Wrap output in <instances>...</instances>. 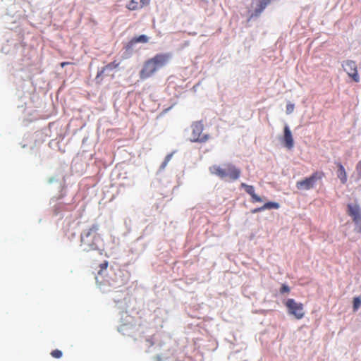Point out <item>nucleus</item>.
<instances>
[{
	"label": "nucleus",
	"mask_w": 361,
	"mask_h": 361,
	"mask_svg": "<svg viewBox=\"0 0 361 361\" xmlns=\"http://www.w3.org/2000/svg\"><path fill=\"white\" fill-rule=\"evenodd\" d=\"M99 226L92 225L88 229L84 230L80 235V246L85 252L97 250L99 244L102 242V237L98 233Z\"/></svg>",
	"instance_id": "nucleus-1"
},
{
	"label": "nucleus",
	"mask_w": 361,
	"mask_h": 361,
	"mask_svg": "<svg viewBox=\"0 0 361 361\" xmlns=\"http://www.w3.org/2000/svg\"><path fill=\"white\" fill-rule=\"evenodd\" d=\"M209 172L221 179L235 181L241 174V170L231 163H226L223 165H214L209 167Z\"/></svg>",
	"instance_id": "nucleus-2"
},
{
	"label": "nucleus",
	"mask_w": 361,
	"mask_h": 361,
	"mask_svg": "<svg viewBox=\"0 0 361 361\" xmlns=\"http://www.w3.org/2000/svg\"><path fill=\"white\" fill-rule=\"evenodd\" d=\"M324 176L322 171H316L310 176L300 180L296 183V188L300 190H309L312 189L316 183L321 180Z\"/></svg>",
	"instance_id": "nucleus-3"
},
{
	"label": "nucleus",
	"mask_w": 361,
	"mask_h": 361,
	"mask_svg": "<svg viewBox=\"0 0 361 361\" xmlns=\"http://www.w3.org/2000/svg\"><path fill=\"white\" fill-rule=\"evenodd\" d=\"M288 313L293 315L295 319H301L305 316L304 305L301 302H297L294 299L289 298L285 303Z\"/></svg>",
	"instance_id": "nucleus-4"
},
{
	"label": "nucleus",
	"mask_w": 361,
	"mask_h": 361,
	"mask_svg": "<svg viewBox=\"0 0 361 361\" xmlns=\"http://www.w3.org/2000/svg\"><path fill=\"white\" fill-rule=\"evenodd\" d=\"M347 214L355 225V230L361 233V208L357 204H348Z\"/></svg>",
	"instance_id": "nucleus-5"
},
{
	"label": "nucleus",
	"mask_w": 361,
	"mask_h": 361,
	"mask_svg": "<svg viewBox=\"0 0 361 361\" xmlns=\"http://www.w3.org/2000/svg\"><path fill=\"white\" fill-rule=\"evenodd\" d=\"M204 125L202 121H196L192 125V142H204L209 140L207 134H202Z\"/></svg>",
	"instance_id": "nucleus-6"
},
{
	"label": "nucleus",
	"mask_w": 361,
	"mask_h": 361,
	"mask_svg": "<svg viewBox=\"0 0 361 361\" xmlns=\"http://www.w3.org/2000/svg\"><path fill=\"white\" fill-rule=\"evenodd\" d=\"M171 57L172 54L169 52L159 53L157 54L149 59L158 71L166 66L170 61Z\"/></svg>",
	"instance_id": "nucleus-7"
},
{
	"label": "nucleus",
	"mask_w": 361,
	"mask_h": 361,
	"mask_svg": "<svg viewBox=\"0 0 361 361\" xmlns=\"http://www.w3.org/2000/svg\"><path fill=\"white\" fill-rule=\"evenodd\" d=\"M343 68L347 74L355 82H358L360 81V77L357 73V66L355 61L352 60H347L343 62Z\"/></svg>",
	"instance_id": "nucleus-8"
},
{
	"label": "nucleus",
	"mask_w": 361,
	"mask_h": 361,
	"mask_svg": "<svg viewBox=\"0 0 361 361\" xmlns=\"http://www.w3.org/2000/svg\"><path fill=\"white\" fill-rule=\"evenodd\" d=\"M157 71V68L149 59L145 61L140 71V78L142 80H146L152 77Z\"/></svg>",
	"instance_id": "nucleus-9"
},
{
	"label": "nucleus",
	"mask_w": 361,
	"mask_h": 361,
	"mask_svg": "<svg viewBox=\"0 0 361 361\" xmlns=\"http://www.w3.org/2000/svg\"><path fill=\"white\" fill-rule=\"evenodd\" d=\"M271 0H252V7L254 8L250 18L258 17L265 9Z\"/></svg>",
	"instance_id": "nucleus-10"
},
{
	"label": "nucleus",
	"mask_w": 361,
	"mask_h": 361,
	"mask_svg": "<svg viewBox=\"0 0 361 361\" xmlns=\"http://www.w3.org/2000/svg\"><path fill=\"white\" fill-rule=\"evenodd\" d=\"M150 0H130L127 4L126 8L130 11H137L142 9L143 7L148 6Z\"/></svg>",
	"instance_id": "nucleus-11"
},
{
	"label": "nucleus",
	"mask_w": 361,
	"mask_h": 361,
	"mask_svg": "<svg viewBox=\"0 0 361 361\" xmlns=\"http://www.w3.org/2000/svg\"><path fill=\"white\" fill-rule=\"evenodd\" d=\"M283 132H284V135H283V141L284 146L287 149H291L294 146V140H293V137L292 135V133L288 126H286L284 127Z\"/></svg>",
	"instance_id": "nucleus-12"
},
{
	"label": "nucleus",
	"mask_w": 361,
	"mask_h": 361,
	"mask_svg": "<svg viewBox=\"0 0 361 361\" xmlns=\"http://www.w3.org/2000/svg\"><path fill=\"white\" fill-rule=\"evenodd\" d=\"M240 186L245 189V191L249 194L252 198V202H262V199L255 193V188L252 185L242 183Z\"/></svg>",
	"instance_id": "nucleus-13"
},
{
	"label": "nucleus",
	"mask_w": 361,
	"mask_h": 361,
	"mask_svg": "<svg viewBox=\"0 0 361 361\" xmlns=\"http://www.w3.org/2000/svg\"><path fill=\"white\" fill-rule=\"evenodd\" d=\"M119 63L116 61H114L113 62H111L106 65L105 66L102 67L100 71L97 72L96 79H99L100 77L102 76V75L106 72L109 71H112L114 69L117 68L119 66Z\"/></svg>",
	"instance_id": "nucleus-14"
},
{
	"label": "nucleus",
	"mask_w": 361,
	"mask_h": 361,
	"mask_svg": "<svg viewBox=\"0 0 361 361\" xmlns=\"http://www.w3.org/2000/svg\"><path fill=\"white\" fill-rule=\"evenodd\" d=\"M336 164L338 167V171H337L338 178L340 179L341 183H343V184L346 183L347 173H346L344 166L340 162L336 163Z\"/></svg>",
	"instance_id": "nucleus-15"
},
{
	"label": "nucleus",
	"mask_w": 361,
	"mask_h": 361,
	"mask_svg": "<svg viewBox=\"0 0 361 361\" xmlns=\"http://www.w3.org/2000/svg\"><path fill=\"white\" fill-rule=\"evenodd\" d=\"M148 37L145 35H142L138 37H133L131 39V40L128 42L127 47L130 48L133 45L137 43H147L148 42Z\"/></svg>",
	"instance_id": "nucleus-16"
},
{
	"label": "nucleus",
	"mask_w": 361,
	"mask_h": 361,
	"mask_svg": "<svg viewBox=\"0 0 361 361\" xmlns=\"http://www.w3.org/2000/svg\"><path fill=\"white\" fill-rule=\"evenodd\" d=\"M264 209H279L280 207V205L279 203L277 202H267L265 203L264 205Z\"/></svg>",
	"instance_id": "nucleus-17"
},
{
	"label": "nucleus",
	"mask_w": 361,
	"mask_h": 361,
	"mask_svg": "<svg viewBox=\"0 0 361 361\" xmlns=\"http://www.w3.org/2000/svg\"><path fill=\"white\" fill-rule=\"evenodd\" d=\"M361 306V298L355 297L353 298V311H357Z\"/></svg>",
	"instance_id": "nucleus-18"
},
{
	"label": "nucleus",
	"mask_w": 361,
	"mask_h": 361,
	"mask_svg": "<svg viewBox=\"0 0 361 361\" xmlns=\"http://www.w3.org/2000/svg\"><path fill=\"white\" fill-rule=\"evenodd\" d=\"M108 266H109V262L106 260H105L102 263H101L99 265V270L98 271V274L102 275L103 270L106 269Z\"/></svg>",
	"instance_id": "nucleus-19"
},
{
	"label": "nucleus",
	"mask_w": 361,
	"mask_h": 361,
	"mask_svg": "<svg viewBox=\"0 0 361 361\" xmlns=\"http://www.w3.org/2000/svg\"><path fill=\"white\" fill-rule=\"evenodd\" d=\"M62 352L60 350L56 349L51 352V355L56 359H59L62 357Z\"/></svg>",
	"instance_id": "nucleus-20"
},
{
	"label": "nucleus",
	"mask_w": 361,
	"mask_h": 361,
	"mask_svg": "<svg viewBox=\"0 0 361 361\" xmlns=\"http://www.w3.org/2000/svg\"><path fill=\"white\" fill-rule=\"evenodd\" d=\"M172 156H173V154L171 153V154H168V155L165 157V159H164V162L161 164V167L162 169H164V168L166 166V165L168 164V163H169V162L170 161V160L171 159Z\"/></svg>",
	"instance_id": "nucleus-21"
},
{
	"label": "nucleus",
	"mask_w": 361,
	"mask_h": 361,
	"mask_svg": "<svg viewBox=\"0 0 361 361\" xmlns=\"http://www.w3.org/2000/svg\"><path fill=\"white\" fill-rule=\"evenodd\" d=\"M294 108H295V105L293 104H290V103L286 105V113L288 114H291L293 111Z\"/></svg>",
	"instance_id": "nucleus-22"
},
{
	"label": "nucleus",
	"mask_w": 361,
	"mask_h": 361,
	"mask_svg": "<svg viewBox=\"0 0 361 361\" xmlns=\"http://www.w3.org/2000/svg\"><path fill=\"white\" fill-rule=\"evenodd\" d=\"M355 169L359 178L361 179V160L357 162Z\"/></svg>",
	"instance_id": "nucleus-23"
},
{
	"label": "nucleus",
	"mask_w": 361,
	"mask_h": 361,
	"mask_svg": "<svg viewBox=\"0 0 361 361\" xmlns=\"http://www.w3.org/2000/svg\"><path fill=\"white\" fill-rule=\"evenodd\" d=\"M289 292H290L289 287L286 284L282 285V286L280 288V293H289Z\"/></svg>",
	"instance_id": "nucleus-24"
},
{
	"label": "nucleus",
	"mask_w": 361,
	"mask_h": 361,
	"mask_svg": "<svg viewBox=\"0 0 361 361\" xmlns=\"http://www.w3.org/2000/svg\"><path fill=\"white\" fill-rule=\"evenodd\" d=\"M264 207L262 206L260 207H258V208H255L254 209L252 210V214H255V213H257V212H262V211H264Z\"/></svg>",
	"instance_id": "nucleus-25"
},
{
	"label": "nucleus",
	"mask_w": 361,
	"mask_h": 361,
	"mask_svg": "<svg viewBox=\"0 0 361 361\" xmlns=\"http://www.w3.org/2000/svg\"><path fill=\"white\" fill-rule=\"evenodd\" d=\"M68 64H71V63H70V62H66V61H65V62H61L60 65H61V66L62 68H63V67H65L66 65H68Z\"/></svg>",
	"instance_id": "nucleus-26"
},
{
	"label": "nucleus",
	"mask_w": 361,
	"mask_h": 361,
	"mask_svg": "<svg viewBox=\"0 0 361 361\" xmlns=\"http://www.w3.org/2000/svg\"><path fill=\"white\" fill-rule=\"evenodd\" d=\"M103 252H104V250H99V254H100V255H102Z\"/></svg>",
	"instance_id": "nucleus-27"
}]
</instances>
